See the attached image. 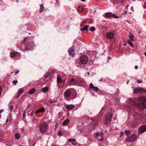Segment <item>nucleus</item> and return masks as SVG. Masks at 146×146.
<instances>
[{
	"instance_id": "obj_58",
	"label": "nucleus",
	"mask_w": 146,
	"mask_h": 146,
	"mask_svg": "<svg viewBox=\"0 0 146 146\" xmlns=\"http://www.w3.org/2000/svg\"><path fill=\"white\" fill-rule=\"evenodd\" d=\"M129 82V80H128V81H127V84H128V83Z\"/></svg>"
},
{
	"instance_id": "obj_60",
	"label": "nucleus",
	"mask_w": 146,
	"mask_h": 146,
	"mask_svg": "<svg viewBox=\"0 0 146 146\" xmlns=\"http://www.w3.org/2000/svg\"><path fill=\"white\" fill-rule=\"evenodd\" d=\"M92 121H94V120L93 119H92Z\"/></svg>"
},
{
	"instance_id": "obj_22",
	"label": "nucleus",
	"mask_w": 146,
	"mask_h": 146,
	"mask_svg": "<svg viewBox=\"0 0 146 146\" xmlns=\"http://www.w3.org/2000/svg\"><path fill=\"white\" fill-rule=\"evenodd\" d=\"M78 84H80L83 83L84 82V80L81 78H80L77 80Z\"/></svg>"
},
{
	"instance_id": "obj_26",
	"label": "nucleus",
	"mask_w": 146,
	"mask_h": 146,
	"mask_svg": "<svg viewBox=\"0 0 146 146\" xmlns=\"http://www.w3.org/2000/svg\"><path fill=\"white\" fill-rule=\"evenodd\" d=\"M20 135L19 133H16L15 134V138L16 139H19L20 138Z\"/></svg>"
},
{
	"instance_id": "obj_63",
	"label": "nucleus",
	"mask_w": 146,
	"mask_h": 146,
	"mask_svg": "<svg viewBox=\"0 0 146 146\" xmlns=\"http://www.w3.org/2000/svg\"><path fill=\"white\" fill-rule=\"evenodd\" d=\"M1 117V115L0 114V117Z\"/></svg>"
},
{
	"instance_id": "obj_57",
	"label": "nucleus",
	"mask_w": 146,
	"mask_h": 146,
	"mask_svg": "<svg viewBox=\"0 0 146 146\" xmlns=\"http://www.w3.org/2000/svg\"><path fill=\"white\" fill-rule=\"evenodd\" d=\"M127 11H125L124 12V13H127Z\"/></svg>"
},
{
	"instance_id": "obj_51",
	"label": "nucleus",
	"mask_w": 146,
	"mask_h": 146,
	"mask_svg": "<svg viewBox=\"0 0 146 146\" xmlns=\"http://www.w3.org/2000/svg\"><path fill=\"white\" fill-rule=\"evenodd\" d=\"M133 40V39L131 38H130V40L131 41H132Z\"/></svg>"
},
{
	"instance_id": "obj_49",
	"label": "nucleus",
	"mask_w": 146,
	"mask_h": 146,
	"mask_svg": "<svg viewBox=\"0 0 146 146\" xmlns=\"http://www.w3.org/2000/svg\"><path fill=\"white\" fill-rule=\"evenodd\" d=\"M108 58L109 59H111V57L110 56H108Z\"/></svg>"
},
{
	"instance_id": "obj_54",
	"label": "nucleus",
	"mask_w": 146,
	"mask_h": 146,
	"mask_svg": "<svg viewBox=\"0 0 146 146\" xmlns=\"http://www.w3.org/2000/svg\"><path fill=\"white\" fill-rule=\"evenodd\" d=\"M87 74H88V75H90V73H89L88 72H87Z\"/></svg>"
},
{
	"instance_id": "obj_64",
	"label": "nucleus",
	"mask_w": 146,
	"mask_h": 146,
	"mask_svg": "<svg viewBox=\"0 0 146 146\" xmlns=\"http://www.w3.org/2000/svg\"><path fill=\"white\" fill-rule=\"evenodd\" d=\"M29 146H32V145H29Z\"/></svg>"
},
{
	"instance_id": "obj_47",
	"label": "nucleus",
	"mask_w": 146,
	"mask_h": 146,
	"mask_svg": "<svg viewBox=\"0 0 146 146\" xmlns=\"http://www.w3.org/2000/svg\"><path fill=\"white\" fill-rule=\"evenodd\" d=\"M144 4L145 5H144V6H143V7L144 8H146V3H144Z\"/></svg>"
},
{
	"instance_id": "obj_10",
	"label": "nucleus",
	"mask_w": 146,
	"mask_h": 146,
	"mask_svg": "<svg viewBox=\"0 0 146 146\" xmlns=\"http://www.w3.org/2000/svg\"><path fill=\"white\" fill-rule=\"evenodd\" d=\"M146 131V126H141L139 129L138 133H142Z\"/></svg>"
},
{
	"instance_id": "obj_3",
	"label": "nucleus",
	"mask_w": 146,
	"mask_h": 146,
	"mask_svg": "<svg viewBox=\"0 0 146 146\" xmlns=\"http://www.w3.org/2000/svg\"><path fill=\"white\" fill-rule=\"evenodd\" d=\"M80 62L82 64H86L88 60V56L85 55H82L79 58Z\"/></svg>"
},
{
	"instance_id": "obj_27",
	"label": "nucleus",
	"mask_w": 146,
	"mask_h": 146,
	"mask_svg": "<svg viewBox=\"0 0 146 146\" xmlns=\"http://www.w3.org/2000/svg\"><path fill=\"white\" fill-rule=\"evenodd\" d=\"M57 81L58 83H60L62 82V80L61 78L57 76Z\"/></svg>"
},
{
	"instance_id": "obj_40",
	"label": "nucleus",
	"mask_w": 146,
	"mask_h": 146,
	"mask_svg": "<svg viewBox=\"0 0 146 146\" xmlns=\"http://www.w3.org/2000/svg\"><path fill=\"white\" fill-rule=\"evenodd\" d=\"M13 108V106L12 105H11L10 106V110L11 111H12Z\"/></svg>"
},
{
	"instance_id": "obj_9",
	"label": "nucleus",
	"mask_w": 146,
	"mask_h": 146,
	"mask_svg": "<svg viewBox=\"0 0 146 146\" xmlns=\"http://www.w3.org/2000/svg\"><path fill=\"white\" fill-rule=\"evenodd\" d=\"M115 35L113 32H110L106 33V35L107 37L109 39H111L113 38Z\"/></svg>"
},
{
	"instance_id": "obj_2",
	"label": "nucleus",
	"mask_w": 146,
	"mask_h": 146,
	"mask_svg": "<svg viewBox=\"0 0 146 146\" xmlns=\"http://www.w3.org/2000/svg\"><path fill=\"white\" fill-rule=\"evenodd\" d=\"M48 129V124L46 122L41 123L39 125V130L42 134L45 133Z\"/></svg>"
},
{
	"instance_id": "obj_46",
	"label": "nucleus",
	"mask_w": 146,
	"mask_h": 146,
	"mask_svg": "<svg viewBox=\"0 0 146 146\" xmlns=\"http://www.w3.org/2000/svg\"><path fill=\"white\" fill-rule=\"evenodd\" d=\"M138 67L137 66H135V69H138Z\"/></svg>"
},
{
	"instance_id": "obj_62",
	"label": "nucleus",
	"mask_w": 146,
	"mask_h": 146,
	"mask_svg": "<svg viewBox=\"0 0 146 146\" xmlns=\"http://www.w3.org/2000/svg\"><path fill=\"white\" fill-rule=\"evenodd\" d=\"M26 42V41H25L24 40V42Z\"/></svg>"
},
{
	"instance_id": "obj_14",
	"label": "nucleus",
	"mask_w": 146,
	"mask_h": 146,
	"mask_svg": "<svg viewBox=\"0 0 146 146\" xmlns=\"http://www.w3.org/2000/svg\"><path fill=\"white\" fill-rule=\"evenodd\" d=\"M74 50L73 47L70 48L68 50V52L70 55V56H73L74 55Z\"/></svg>"
},
{
	"instance_id": "obj_36",
	"label": "nucleus",
	"mask_w": 146,
	"mask_h": 146,
	"mask_svg": "<svg viewBox=\"0 0 146 146\" xmlns=\"http://www.w3.org/2000/svg\"><path fill=\"white\" fill-rule=\"evenodd\" d=\"M134 35L133 34H129V38H133L134 37Z\"/></svg>"
},
{
	"instance_id": "obj_32",
	"label": "nucleus",
	"mask_w": 146,
	"mask_h": 146,
	"mask_svg": "<svg viewBox=\"0 0 146 146\" xmlns=\"http://www.w3.org/2000/svg\"><path fill=\"white\" fill-rule=\"evenodd\" d=\"M95 29L94 27H91L90 29V30L92 31H95Z\"/></svg>"
},
{
	"instance_id": "obj_30",
	"label": "nucleus",
	"mask_w": 146,
	"mask_h": 146,
	"mask_svg": "<svg viewBox=\"0 0 146 146\" xmlns=\"http://www.w3.org/2000/svg\"><path fill=\"white\" fill-rule=\"evenodd\" d=\"M129 44L132 47H134L133 45L131 42L130 40H128L127 41Z\"/></svg>"
},
{
	"instance_id": "obj_53",
	"label": "nucleus",
	"mask_w": 146,
	"mask_h": 146,
	"mask_svg": "<svg viewBox=\"0 0 146 146\" xmlns=\"http://www.w3.org/2000/svg\"><path fill=\"white\" fill-rule=\"evenodd\" d=\"M49 102L50 103H54V101H52L51 102Z\"/></svg>"
},
{
	"instance_id": "obj_44",
	"label": "nucleus",
	"mask_w": 146,
	"mask_h": 146,
	"mask_svg": "<svg viewBox=\"0 0 146 146\" xmlns=\"http://www.w3.org/2000/svg\"><path fill=\"white\" fill-rule=\"evenodd\" d=\"M137 82L138 83H141V82H142V81H141V80H138L137 81Z\"/></svg>"
},
{
	"instance_id": "obj_28",
	"label": "nucleus",
	"mask_w": 146,
	"mask_h": 146,
	"mask_svg": "<svg viewBox=\"0 0 146 146\" xmlns=\"http://www.w3.org/2000/svg\"><path fill=\"white\" fill-rule=\"evenodd\" d=\"M82 10V7L81 6H79L77 9V11L81 12Z\"/></svg>"
},
{
	"instance_id": "obj_13",
	"label": "nucleus",
	"mask_w": 146,
	"mask_h": 146,
	"mask_svg": "<svg viewBox=\"0 0 146 146\" xmlns=\"http://www.w3.org/2000/svg\"><path fill=\"white\" fill-rule=\"evenodd\" d=\"M70 84L71 85H77L78 84L77 80H76L74 78H72L70 80Z\"/></svg>"
},
{
	"instance_id": "obj_35",
	"label": "nucleus",
	"mask_w": 146,
	"mask_h": 146,
	"mask_svg": "<svg viewBox=\"0 0 146 146\" xmlns=\"http://www.w3.org/2000/svg\"><path fill=\"white\" fill-rule=\"evenodd\" d=\"M113 16L114 18L115 19H117L119 17L116 16L115 14H113Z\"/></svg>"
},
{
	"instance_id": "obj_16",
	"label": "nucleus",
	"mask_w": 146,
	"mask_h": 146,
	"mask_svg": "<svg viewBox=\"0 0 146 146\" xmlns=\"http://www.w3.org/2000/svg\"><path fill=\"white\" fill-rule=\"evenodd\" d=\"M74 106L73 105H68L66 106V108L68 110L73 109L74 108Z\"/></svg>"
},
{
	"instance_id": "obj_8",
	"label": "nucleus",
	"mask_w": 146,
	"mask_h": 146,
	"mask_svg": "<svg viewBox=\"0 0 146 146\" xmlns=\"http://www.w3.org/2000/svg\"><path fill=\"white\" fill-rule=\"evenodd\" d=\"M112 116V115L111 113L108 114L107 115L105 120V123L106 124H108L110 122Z\"/></svg>"
},
{
	"instance_id": "obj_12",
	"label": "nucleus",
	"mask_w": 146,
	"mask_h": 146,
	"mask_svg": "<svg viewBox=\"0 0 146 146\" xmlns=\"http://www.w3.org/2000/svg\"><path fill=\"white\" fill-rule=\"evenodd\" d=\"M71 92L70 90H66L64 93V96L66 98H69Z\"/></svg>"
},
{
	"instance_id": "obj_34",
	"label": "nucleus",
	"mask_w": 146,
	"mask_h": 146,
	"mask_svg": "<svg viewBox=\"0 0 146 146\" xmlns=\"http://www.w3.org/2000/svg\"><path fill=\"white\" fill-rule=\"evenodd\" d=\"M86 23V22L84 21H83L81 23V24L80 25L81 27H82L84 25H85Z\"/></svg>"
},
{
	"instance_id": "obj_24",
	"label": "nucleus",
	"mask_w": 146,
	"mask_h": 146,
	"mask_svg": "<svg viewBox=\"0 0 146 146\" xmlns=\"http://www.w3.org/2000/svg\"><path fill=\"white\" fill-rule=\"evenodd\" d=\"M40 13L42 12L44 9V7L42 4L40 5Z\"/></svg>"
},
{
	"instance_id": "obj_29",
	"label": "nucleus",
	"mask_w": 146,
	"mask_h": 146,
	"mask_svg": "<svg viewBox=\"0 0 146 146\" xmlns=\"http://www.w3.org/2000/svg\"><path fill=\"white\" fill-rule=\"evenodd\" d=\"M23 91L24 90L23 88H22L19 89L18 90L19 94H22Z\"/></svg>"
},
{
	"instance_id": "obj_7",
	"label": "nucleus",
	"mask_w": 146,
	"mask_h": 146,
	"mask_svg": "<svg viewBox=\"0 0 146 146\" xmlns=\"http://www.w3.org/2000/svg\"><path fill=\"white\" fill-rule=\"evenodd\" d=\"M139 119L142 122H144V120L146 119V116L143 113H141L138 116Z\"/></svg>"
},
{
	"instance_id": "obj_6",
	"label": "nucleus",
	"mask_w": 146,
	"mask_h": 146,
	"mask_svg": "<svg viewBox=\"0 0 146 146\" xmlns=\"http://www.w3.org/2000/svg\"><path fill=\"white\" fill-rule=\"evenodd\" d=\"M96 138L100 141H102L104 140L103 134L102 133H97L96 134Z\"/></svg>"
},
{
	"instance_id": "obj_37",
	"label": "nucleus",
	"mask_w": 146,
	"mask_h": 146,
	"mask_svg": "<svg viewBox=\"0 0 146 146\" xmlns=\"http://www.w3.org/2000/svg\"><path fill=\"white\" fill-rule=\"evenodd\" d=\"M90 88H93L94 87V86H93V84H92V83H91L90 84Z\"/></svg>"
},
{
	"instance_id": "obj_38",
	"label": "nucleus",
	"mask_w": 146,
	"mask_h": 146,
	"mask_svg": "<svg viewBox=\"0 0 146 146\" xmlns=\"http://www.w3.org/2000/svg\"><path fill=\"white\" fill-rule=\"evenodd\" d=\"M17 80H13V83L15 85H16V84L17 83Z\"/></svg>"
},
{
	"instance_id": "obj_5",
	"label": "nucleus",
	"mask_w": 146,
	"mask_h": 146,
	"mask_svg": "<svg viewBox=\"0 0 146 146\" xmlns=\"http://www.w3.org/2000/svg\"><path fill=\"white\" fill-rule=\"evenodd\" d=\"M137 139V137L136 135L134 134H133L128 137L127 138V141H135Z\"/></svg>"
},
{
	"instance_id": "obj_17",
	"label": "nucleus",
	"mask_w": 146,
	"mask_h": 146,
	"mask_svg": "<svg viewBox=\"0 0 146 146\" xmlns=\"http://www.w3.org/2000/svg\"><path fill=\"white\" fill-rule=\"evenodd\" d=\"M89 27V25H85L84 26V28H81L80 29V30L81 31H86L88 30V29Z\"/></svg>"
},
{
	"instance_id": "obj_15",
	"label": "nucleus",
	"mask_w": 146,
	"mask_h": 146,
	"mask_svg": "<svg viewBox=\"0 0 146 146\" xmlns=\"http://www.w3.org/2000/svg\"><path fill=\"white\" fill-rule=\"evenodd\" d=\"M45 111V110L44 108V107H42L36 110L35 113L36 114V113H38L40 112H43Z\"/></svg>"
},
{
	"instance_id": "obj_21",
	"label": "nucleus",
	"mask_w": 146,
	"mask_h": 146,
	"mask_svg": "<svg viewBox=\"0 0 146 146\" xmlns=\"http://www.w3.org/2000/svg\"><path fill=\"white\" fill-rule=\"evenodd\" d=\"M70 122V120L69 119H67L65 120L63 122V125H66L68 124Z\"/></svg>"
},
{
	"instance_id": "obj_52",
	"label": "nucleus",
	"mask_w": 146,
	"mask_h": 146,
	"mask_svg": "<svg viewBox=\"0 0 146 146\" xmlns=\"http://www.w3.org/2000/svg\"><path fill=\"white\" fill-rule=\"evenodd\" d=\"M81 0V1H82L83 2H84L85 1V0Z\"/></svg>"
},
{
	"instance_id": "obj_18",
	"label": "nucleus",
	"mask_w": 146,
	"mask_h": 146,
	"mask_svg": "<svg viewBox=\"0 0 146 146\" xmlns=\"http://www.w3.org/2000/svg\"><path fill=\"white\" fill-rule=\"evenodd\" d=\"M17 54V52H16L12 51L11 52L10 56L11 57H14L16 54Z\"/></svg>"
},
{
	"instance_id": "obj_4",
	"label": "nucleus",
	"mask_w": 146,
	"mask_h": 146,
	"mask_svg": "<svg viewBox=\"0 0 146 146\" xmlns=\"http://www.w3.org/2000/svg\"><path fill=\"white\" fill-rule=\"evenodd\" d=\"M34 46V44L33 42H29L27 43L25 46V49L27 51H30L33 50V48Z\"/></svg>"
},
{
	"instance_id": "obj_43",
	"label": "nucleus",
	"mask_w": 146,
	"mask_h": 146,
	"mask_svg": "<svg viewBox=\"0 0 146 146\" xmlns=\"http://www.w3.org/2000/svg\"><path fill=\"white\" fill-rule=\"evenodd\" d=\"M123 132H121L120 134V136L121 137H122V136H123Z\"/></svg>"
},
{
	"instance_id": "obj_11",
	"label": "nucleus",
	"mask_w": 146,
	"mask_h": 146,
	"mask_svg": "<svg viewBox=\"0 0 146 146\" xmlns=\"http://www.w3.org/2000/svg\"><path fill=\"white\" fill-rule=\"evenodd\" d=\"M146 92V90L142 88H137L135 89L134 90V93L136 94L137 93H145Z\"/></svg>"
},
{
	"instance_id": "obj_45",
	"label": "nucleus",
	"mask_w": 146,
	"mask_h": 146,
	"mask_svg": "<svg viewBox=\"0 0 146 146\" xmlns=\"http://www.w3.org/2000/svg\"><path fill=\"white\" fill-rule=\"evenodd\" d=\"M25 111H24V112L23 114V117L25 118Z\"/></svg>"
},
{
	"instance_id": "obj_20",
	"label": "nucleus",
	"mask_w": 146,
	"mask_h": 146,
	"mask_svg": "<svg viewBox=\"0 0 146 146\" xmlns=\"http://www.w3.org/2000/svg\"><path fill=\"white\" fill-rule=\"evenodd\" d=\"M68 141L69 142L72 141L71 143L72 144L74 145H76V140L74 139H70L68 140Z\"/></svg>"
},
{
	"instance_id": "obj_33",
	"label": "nucleus",
	"mask_w": 146,
	"mask_h": 146,
	"mask_svg": "<svg viewBox=\"0 0 146 146\" xmlns=\"http://www.w3.org/2000/svg\"><path fill=\"white\" fill-rule=\"evenodd\" d=\"M93 89L94 91L96 92H98V91L99 88L97 87L94 86Z\"/></svg>"
},
{
	"instance_id": "obj_50",
	"label": "nucleus",
	"mask_w": 146,
	"mask_h": 146,
	"mask_svg": "<svg viewBox=\"0 0 146 146\" xmlns=\"http://www.w3.org/2000/svg\"><path fill=\"white\" fill-rule=\"evenodd\" d=\"M129 7V5H127L125 7V9H127L128 7Z\"/></svg>"
},
{
	"instance_id": "obj_42",
	"label": "nucleus",
	"mask_w": 146,
	"mask_h": 146,
	"mask_svg": "<svg viewBox=\"0 0 146 146\" xmlns=\"http://www.w3.org/2000/svg\"><path fill=\"white\" fill-rule=\"evenodd\" d=\"M48 75H49V74L48 73L46 74L45 75V76H44L45 78H47V77L48 76Z\"/></svg>"
},
{
	"instance_id": "obj_23",
	"label": "nucleus",
	"mask_w": 146,
	"mask_h": 146,
	"mask_svg": "<svg viewBox=\"0 0 146 146\" xmlns=\"http://www.w3.org/2000/svg\"><path fill=\"white\" fill-rule=\"evenodd\" d=\"M35 91V89L34 88L31 89L28 92V93L29 94H32L34 93Z\"/></svg>"
},
{
	"instance_id": "obj_39",
	"label": "nucleus",
	"mask_w": 146,
	"mask_h": 146,
	"mask_svg": "<svg viewBox=\"0 0 146 146\" xmlns=\"http://www.w3.org/2000/svg\"><path fill=\"white\" fill-rule=\"evenodd\" d=\"M15 75H16L19 72V71L18 70H16L15 71Z\"/></svg>"
},
{
	"instance_id": "obj_41",
	"label": "nucleus",
	"mask_w": 146,
	"mask_h": 146,
	"mask_svg": "<svg viewBox=\"0 0 146 146\" xmlns=\"http://www.w3.org/2000/svg\"><path fill=\"white\" fill-rule=\"evenodd\" d=\"M58 135L59 136H61L62 135V133L60 131H59L58 133Z\"/></svg>"
},
{
	"instance_id": "obj_31",
	"label": "nucleus",
	"mask_w": 146,
	"mask_h": 146,
	"mask_svg": "<svg viewBox=\"0 0 146 146\" xmlns=\"http://www.w3.org/2000/svg\"><path fill=\"white\" fill-rule=\"evenodd\" d=\"M125 133L127 135H128L131 133V132L129 130H127L125 131Z\"/></svg>"
},
{
	"instance_id": "obj_48",
	"label": "nucleus",
	"mask_w": 146,
	"mask_h": 146,
	"mask_svg": "<svg viewBox=\"0 0 146 146\" xmlns=\"http://www.w3.org/2000/svg\"><path fill=\"white\" fill-rule=\"evenodd\" d=\"M20 94H19L17 96V98H18L19 97V96H20Z\"/></svg>"
},
{
	"instance_id": "obj_59",
	"label": "nucleus",
	"mask_w": 146,
	"mask_h": 146,
	"mask_svg": "<svg viewBox=\"0 0 146 146\" xmlns=\"http://www.w3.org/2000/svg\"><path fill=\"white\" fill-rule=\"evenodd\" d=\"M145 55L146 56V52L145 53Z\"/></svg>"
},
{
	"instance_id": "obj_61",
	"label": "nucleus",
	"mask_w": 146,
	"mask_h": 146,
	"mask_svg": "<svg viewBox=\"0 0 146 146\" xmlns=\"http://www.w3.org/2000/svg\"><path fill=\"white\" fill-rule=\"evenodd\" d=\"M124 46H125V45H126V44H124Z\"/></svg>"
},
{
	"instance_id": "obj_56",
	"label": "nucleus",
	"mask_w": 146,
	"mask_h": 146,
	"mask_svg": "<svg viewBox=\"0 0 146 146\" xmlns=\"http://www.w3.org/2000/svg\"><path fill=\"white\" fill-rule=\"evenodd\" d=\"M102 79H100V81H102Z\"/></svg>"
},
{
	"instance_id": "obj_25",
	"label": "nucleus",
	"mask_w": 146,
	"mask_h": 146,
	"mask_svg": "<svg viewBox=\"0 0 146 146\" xmlns=\"http://www.w3.org/2000/svg\"><path fill=\"white\" fill-rule=\"evenodd\" d=\"M48 88L47 87H46L43 88L42 89L41 91L43 92L44 93L47 92L48 91Z\"/></svg>"
},
{
	"instance_id": "obj_19",
	"label": "nucleus",
	"mask_w": 146,
	"mask_h": 146,
	"mask_svg": "<svg viewBox=\"0 0 146 146\" xmlns=\"http://www.w3.org/2000/svg\"><path fill=\"white\" fill-rule=\"evenodd\" d=\"M113 16V14L110 12L106 13L105 14V16L107 17H111Z\"/></svg>"
},
{
	"instance_id": "obj_1",
	"label": "nucleus",
	"mask_w": 146,
	"mask_h": 146,
	"mask_svg": "<svg viewBox=\"0 0 146 146\" xmlns=\"http://www.w3.org/2000/svg\"><path fill=\"white\" fill-rule=\"evenodd\" d=\"M134 105L141 109H143L146 108V98L140 97L137 100L133 101Z\"/></svg>"
},
{
	"instance_id": "obj_55",
	"label": "nucleus",
	"mask_w": 146,
	"mask_h": 146,
	"mask_svg": "<svg viewBox=\"0 0 146 146\" xmlns=\"http://www.w3.org/2000/svg\"><path fill=\"white\" fill-rule=\"evenodd\" d=\"M35 143H34L33 144V146H34V145H35Z\"/></svg>"
}]
</instances>
